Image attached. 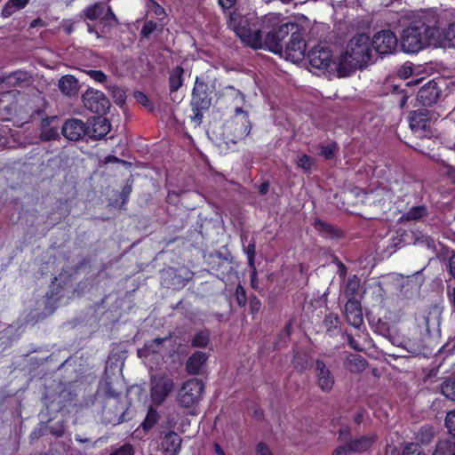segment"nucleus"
<instances>
[{
	"label": "nucleus",
	"instance_id": "obj_1",
	"mask_svg": "<svg viewBox=\"0 0 455 455\" xmlns=\"http://www.w3.org/2000/svg\"><path fill=\"white\" fill-rule=\"evenodd\" d=\"M295 22H286L279 27L273 28L262 39L261 31L259 28H251L243 24L240 14L233 13L230 16V27L234 28L240 39L252 48L266 47L270 52L283 55L284 38L290 36V26H294Z\"/></svg>",
	"mask_w": 455,
	"mask_h": 455
},
{
	"label": "nucleus",
	"instance_id": "obj_2",
	"mask_svg": "<svg viewBox=\"0 0 455 455\" xmlns=\"http://www.w3.org/2000/svg\"><path fill=\"white\" fill-rule=\"evenodd\" d=\"M371 41L366 34L355 36L347 44L345 54L338 64L339 76H347L352 71L365 67L372 57Z\"/></svg>",
	"mask_w": 455,
	"mask_h": 455
},
{
	"label": "nucleus",
	"instance_id": "obj_3",
	"mask_svg": "<svg viewBox=\"0 0 455 455\" xmlns=\"http://www.w3.org/2000/svg\"><path fill=\"white\" fill-rule=\"evenodd\" d=\"M437 34L438 28L435 26L428 25L421 20H414L403 32L402 49L408 53L419 52L430 45Z\"/></svg>",
	"mask_w": 455,
	"mask_h": 455
},
{
	"label": "nucleus",
	"instance_id": "obj_4",
	"mask_svg": "<svg viewBox=\"0 0 455 455\" xmlns=\"http://www.w3.org/2000/svg\"><path fill=\"white\" fill-rule=\"evenodd\" d=\"M209 86L199 77H196L195 86L192 91L191 108L193 116L192 121L199 125L203 119V110H207L212 104V98L210 96Z\"/></svg>",
	"mask_w": 455,
	"mask_h": 455
},
{
	"label": "nucleus",
	"instance_id": "obj_5",
	"mask_svg": "<svg viewBox=\"0 0 455 455\" xmlns=\"http://www.w3.org/2000/svg\"><path fill=\"white\" fill-rule=\"evenodd\" d=\"M290 39L283 49L282 57L291 62H299L304 59L306 52V42L304 39V28L299 24L290 26Z\"/></svg>",
	"mask_w": 455,
	"mask_h": 455
},
{
	"label": "nucleus",
	"instance_id": "obj_6",
	"mask_svg": "<svg viewBox=\"0 0 455 455\" xmlns=\"http://www.w3.org/2000/svg\"><path fill=\"white\" fill-rule=\"evenodd\" d=\"M204 385L198 379H190L185 381L177 394V403L183 408L196 406L202 399Z\"/></svg>",
	"mask_w": 455,
	"mask_h": 455
},
{
	"label": "nucleus",
	"instance_id": "obj_7",
	"mask_svg": "<svg viewBox=\"0 0 455 455\" xmlns=\"http://www.w3.org/2000/svg\"><path fill=\"white\" fill-rule=\"evenodd\" d=\"M174 381L166 372L153 374L150 378V397L155 404H162L172 393Z\"/></svg>",
	"mask_w": 455,
	"mask_h": 455
},
{
	"label": "nucleus",
	"instance_id": "obj_8",
	"mask_svg": "<svg viewBox=\"0 0 455 455\" xmlns=\"http://www.w3.org/2000/svg\"><path fill=\"white\" fill-rule=\"evenodd\" d=\"M83 14L87 20H99V24L102 27L101 33L105 32V28L116 27L119 23L112 9L101 2L87 6Z\"/></svg>",
	"mask_w": 455,
	"mask_h": 455
},
{
	"label": "nucleus",
	"instance_id": "obj_9",
	"mask_svg": "<svg viewBox=\"0 0 455 455\" xmlns=\"http://www.w3.org/2000/svg\"><path fill=\"white\" fill-rule=\"evenodd\" d=\"M377 436L371 433L359 438L349 440L338 446L332 452V455H352L358 452H363L369 450L376 442Z\"/></svg>",
	"mask_w": 455,
	"mask_h": 455
},
{
	"label": "nucleus",
	"instance_id": "obj_10",
	"mask_svg": "<svg viewBox=\"0 0 455 455\" xmlns=\"http://www.w3.org/2000/svg\"><path fill=\"white\" fill-rule=\"evenodd\" d=\"M371 45L380 56L389 55L395 52L398 40L395 33L389 29L377 32L372 39Z\"/></svg>",
	"mask_w": 455,
	"mask_h": 455
},
{
	"label": "nucleus",
	"instance_id": "obj_11",
	"mask_svg": "<svg viewBox=\"0 0 455 455\" xmlns=\"http://www.w3.org/2000/svg\"><path fill=\"white\" fill-rule=\"evenodd\" d=\"M84 106L91 112L103 115L109 107L110 103L102 92L94 89H88L82 96Z\"/></svg>",
	"mask_w": 455,
	"mask_h": 455
},
{
	"label": "nucleus",
	"instance_id": "obj_12",
	"mask_svg": "<svg viewBox=\"0 0 455 455\" xmlns=\"http://www.w3.org/2000/svg\"><path fill=\"white\" fill-rule=\"evenodd\" d=\"M108 120L101 116H92L86 122V136L92 140L104 138L110 131Z\"/></svg>",
	"mask_w": 455,
	"mask_h": 455
},
{
	"label": "nucleus",
	"instance_id": "obj_13",
	"mask_svg": "<svg viewBox=\"0 0 455 455\" xmlns=\"http://www.w3.org/2000/svg\"><path fill=\"white\" fill-rule=\"evenodd\" d=\"M309 64L312 68L325 70L332 63L331 51L326 47L317 46L307 54Z\"/></svg>",
	"mask_w": 455,
	"mask_h": 455
},
{
	"label": "nucleus",
	"instance_id": "obj_14",
	"mask_svg": "<svg viewBox=\"0 0 455 455\" xmlns=\"http://www.w3.org/2000/svg\"><path fill=\"white\" fill-rule=\"evenodd\" d=\"M315 373L318 387L323 392H331V390L333 388L335 379L331 371L323 361H315Z\"/></svg>",
	"mask_w": 455,
	"mask_h": 455
},
{
	"label": "nucleus",
	"instance_id": "obj_15",
	"mask_svg": "<svg viewBox=\"0 0 455 455\" xmlns=\"http://www.w3.org/2000/svg\"><path fill=\"white\" fill-rule=\"evenodd\" d=\"M442 90L438 84L432 80L423 85L418 92L417 100L423 106L435 104L441 96Z\"/></svg>",
	"mask_w": 455,
	"mask_h": 455
},
{
	"label": "nucleus",
	"instance_id": "obj_16",
	"mask_svg": "<svg viewBox=\"0 0 455 455\" xmlns=\"http://www.w3.org/2000/svg\"><path fill=\"white\" fill-rule=\"evenodd\" d=\"M61 133L68 140H79L86 136V123L76 118L68 119L61 126Z\"/></svg>",
	"mask_w": 455,
	"mask_h": 455
},
{
	"label": "nucleus",
	"instance_id": "obj_17",
	"mask_svg": "<svg viewBox=\"0 0 455 455\" xmlns=\"http://www.w3.org/2000/svg\"><path fill=\"white\" fill-rule=\"evenodd\" d=\"M160 435L161 449L169 455H177L181 446L180 436L174 431L164 429L160 431Z\"/></svg>",
	"mask_w": 455,
	"mask_h": 455
},
{
	"label": "nucleus",
	"instance_id": "obj_18",
	"mask_svg": "<svg viewBox=\"0 0 455 455\" xmlns=\"http://www.w3.org/2000/svg\"><path fill=\"white\" fill-rule=\"evenodd\" d=\"M124 415V405L116 399H110L103 410V417L106 422L116 425L123 421Z\"/></svg>",
	"mask_w": 455,
	"mask_h": 455
},
{
	"label": "nucleus",
	"instance_id": "obj_19",
	"mask_svg": "<svg viewBox=\"0 0 455 455\" xmlns=\"http://www.w3.org/2000/svg\"><path fill=\"white\" fill-rule=\"evenodd\" d=\"M345 315L347 323L355 328H359L363 323L360 302L350 299L345 305Z\"/></svg>",
	"mask_w": 455,
	"mask_h": 455
},
{
	"label": "nucleus",
	"instance_id": "obj_20",
	"mask_svg": "<svg viewBox=\"0 0 455 455\" xmlns=\"http://www.w3.org/2000/svg\"><path fill=\"white\" fill-rule=\"evenodd\" d=\"M208 355L202 351H196L191 355L186 362V371L190 375H198L203 373L206 365Z\"/></svg>",
	"mask_w": 455,
	"mask_h": 455
},
{
	"label": "nucleus",
	"instance_id": "obj_21",
	"mask_svg": "<svg viewBox=\"0 0 455 455\" xmlns=\"http://www.w3.org/2000/svg\"><path fill=\"white\" fill-rule=\"evenodd\" d=\"M58 88L65 96L73 97L78 94L80 85L74 76L66 75L59 79Z\"/></svg>",
	"mask_w": 455,
	"mask_h": 455
},
{
	"label": "nucleus",
	"instance_id": "obj_22",
	"mask_svg": "<svg viewBox=\"0 0 455 455\" xmlns=\"http://www.w3.org/2000/svg\"><path fill=\"white\" fill-rule=\"evenodd\" d=\"M429 120V110L426 108L418 109L410 116V127L415 132L426 130Z\"/></svg>",
	"mask_w": 455,
	"mask_h": 455
},
{
	"label": "nucleus",
	"instance_id": "obj_23",
	"mask_svg": "<svg viewBox=\"0 0 455 455\" xmlns=\"http://www.w3.org/2000/svg\"><path fill=\"white\" fill-rule=\"evenodd\" d=\"M432 455H455V437L440 440Z\"/></svg>",
	"mask_w": 455,
	"mask_h": 455
},
{
	"label": "nucleus",
	"instance_id": "obj_24",
	"mask_svg": "<svg viewBox=\"0 0 455 455\" xmlns=\"http://www.w3.org/2000/svg\"><path fill=\"white\" fill-rule=\"evenodd\" d=\"M436 257L440 260H446L447 259V268L449 270L450 275L455 279V251H451L447 247L441 248L440 251H437Z\"/></svg>",
	"mask_w": 455,
	"mask_h": 455
},
{
	"label": "nucleus",
	"instance_id": "obj_25",
	"mask_svg": "<svg viewBox=\"0 0 455 455\" xmlns=\"http://www.w3.org/2000/svg\"><path fill=\"white\" fill-rule=\"evenodd\" d=\"M184 69L180 66H176L171 71L169 76V84L171 92H177L183 84Z\"/></svg>",
	"mask_w": 455,
	"mask_h": 455
},
{
	"label": "nucleus",
	"instance_id": "obj_26",
	"mask_svg": "<svg viewBox=\"0 0 455 455\" xmlns=\"http://www.w3.org/2000/svg\"><path fill=\"white\" fill-rule=\"evenodd\" d=\"M367 361L361 355H352L347 357L346 367L351 372H362L366 369Z\"/></svg>",
	"mask_w": 455,
	"mask_h": 455
},
{
	"label": "nucleus",
	"instance_id": "obj_27",
	"mask_svg": "<svg viewBox=\"0 0 455 455\" xmlns=\"http://www.w3.org/2000/svg\"><path fill=\"white\" fill-rule=\"evenodd\" d=\"M314 227L316 230H318L323 235L326 237H333L338 235V230H336L332 226L323 222L321 220H315L314 222Z\"/></svg>",
	"mask_w": 455,
	"mask_h": 455
},
{
	"label": "nucleus",
	"instance_id": "obj_28",
	"mask_svg": "<svg viewBox=\"0 0 455 455\" xmlns=\"http://www.w3.org/2000/svg\"><path fill=\"white\" fill-rule=\"evenodd\" d=\"M210 340V333L208 331H200L195 334L191 339V346L194 347H205Z\"/></svg>",
	"mask_w": 455,
	"mask_h": 455
},
{
	"label": "nucleus",
	"instance_id": "obj_29",
	"mask_svg": "<svg viewBox=\"0 0 455 455\" xmlns=\"http://www.w3.org/2000/svg\"><path fill=\"white\" fill-rule=\"evenodd\" d=\"M159 419V414L157 411L152 407H150L148 411L147 416L143 422L141 423V427L145 431H148L151 429Z\"/></svg>",
	"mask_w": 455,
	"mask_h": 455
},
{
	"label": "nucleus",
	"instance_id": "obj_30",
	"mask_svg": "<svg viewBox=\"0 0 455 455\" xmlns=\"http://www.w3.org/2000/svg\"><path fill=\"white\" fill-rule=\"evenodd\" d=\"M8 79L13 85H20L24 83H28L31 79V76L26 71L18 70L10 74Z\"/></svg>",
	"mask_w": 455,
	"mask_h": 455
},
{
	"label": "nucleus",
	"instance_id": "obj_31",
	"mask_svg": "<svg viewBox=\"0 0 455 455\" xmlns=\"http://www.w3.org/2000/svg\"><path fill=\"white\" fill-rule=\"evenodd\" d=\"M108 90L111 94L116 104L123 106L125 103L126 94L125 92L116 85H108Z\"/></svg>",
	"mask_w": 455,
	"mask_h": 455
},
{
	"label": "nucleus",
	"instance_id": "obj_32",
	"mask_svg": "<svg viewBox=\"0 0 455 455\" xmlns=\"http://www.w3.org/2000/svg\"><path fill=\"white\" fill-rule=\"evenodd\" d=\"M39 138L43 141L54 140L60 138L59 125L55 124L51 127H46L40 132Z\"/></svg>",
	"mask_w": 455,
	"mask_h": 455
},
{
	"label": "nucleus",
	"instance_id": "obj_33",
	"mask_svg": "<svg viewBox=\"0 0 455 455\" xmlns=\"http://www.w3.org/2000/svg\"><path fill=\"white\" fill-rule=\"evenodd\" d=\"M427 215V208L425 206H415L410 209L403 218L406 220H418Z\"/></svg>",
	"mask_w": 455,
	"mask_h": 455
},
{
	"label": "nucleus",
	"instance_id": "obj_34",
	"mask_svg": "<svg viewBox=\"0 0 455 455\" xmlns=\"http://www.w3.org/2000/svg\"><path fill=\"white\" fill-rule=\"evenodd\" d=\"M417 440L423 444H427L434 438V431L431 427L425 426L420 428L417 435Z\"/></svg>",
	"mask_w": 455,
	"mask_h": 455
},
{
	"label": "nucleus",
	"instance_id": "obj_35",
	"mask_svg": "<svg viewBox=\"0 0 455 455\" xmlns=\"http://www.w3.org/2000/svg\"><path fill=\"white\" fill-rule=\"evenodd\" d=\"M441 391L447 398L455 401V379H447L441 386Z\"/></svg>",
	"mask_w": 455,
	"mask_h": 455
},
{
	"label": "nucleus",
	"instance_id": "obj_36",
	"mask_svg": "<svg viewBox=\"0 0 455 455\" xmlns=\"http://www.w3.org/2000/svg\"><path fill=\"white\" fill-rule=\"evenodd\" d=\"M443 43L448 47H455V22L451 23L444 31Z\"/></svg>",
	"mask_w": 455,
	"mask_h": 455
},
{
	"label": "nucleus",
	"instance_id": "obj_37",
	"mask_svg": "<svg viewBox=\"0 0 455 455\" xmlns=\"http://www.w3.org/2000/svg\"><path fill=\"white\" fill-rule=\"evenodd\" d=\"M337 151V144L334 142L328 143L320 147V156L326 159H331L334 157Z\"/></svg>",
	"mask_w": 455,
	"mask_h": 455
},
{
	"label": "nucleus",
	"instance_id": "obj_38",
	"mask_svg": "<svg viewBox=\"0 0 455 455\" xmlns=\"http://www.w3.org/2000/svg\"><path fill=\"white\" fill-rule=\"evenodd\" d=\"M168 338H156L145 345V348L149 353H158L163 343L167 340Z\"/></svg>",
	"mask_w": 455,
	"mask_h": 455
},
{
	"label": "nucleus",
	"instance_id": "obj_39",
	"mask_svg": "<svg viewBox=\"0 0 455 455\" xmlns=\"http://www.w3.org/2000/svg\"><path fill=\"white\" fill-rule=\"evenodd\" d=\"M297 164L307 172L311 170L313 159L306 154H301L297 156Z\"/></svg>",
	"mask_w": 455,
	"mask_h": 455
},
{
	"label": "nucleus",
	"instance_id": "obj_40",
	"mask_svg": "<svg viewBox=\"0 0 455 455\" xmlns=\"http://www.w3.org/2000/svg\"><path fill=\"white\" fill-rule=\"evenodd\" d=\"M339 323V318L337 315L330 314L325 316L323 320V325L327 331H331L332 329L338 328Z\"/></svg>",
	"mask_w": 455,
	"mask_h": 455
},
{
	"label": "nucleus",
	"instance_id": "obj_41",
	"mask_svg": "<svg viewBox=\"0 0 455 455\" xmlns=\"http://www.w3.org/2000/svg\"><path fill=\"white\" fill-rule=\"evenodd\" d=\"M218 265L215 268L217 271L221 270V274H228L232 270L231 262L227 258H222L220 254L218 255Z\"/></svg>",
	"mask_w": 455,
	"mask_h": 455
},
{
	"label": "nucleus",
	"instance_id": "obj_42",
	"mask_svg": "<svg viewBox=\"0 0 455 455\" xmlns=\"http://www.w3.org/2000/svg\"><path fill=\"white\" fill-rule=\"evenodd\" d=\"M247 114H245V117L242 124L235 128L236 131V140H241L246 137L250 133V126L248 125Z\"/></svg>",
	"mask_w": 455,
	"mask_h": 455
},
{
	"label": "nucleus",
	"instance_id": "obj_43",
	"mask_svg": "<svg viewBox=\"0 0 455 455\" xmlns=\"http://www.w3.org/2000/svg\"><path fill=\"white\" fill-rule=\"evenodd\" d=\"M157 28L156 22L153 20H148L144 23L141 30L140 36L143 38H148L149 36Z\"/></svg>",
	"mask_w": 455,
	"mask_h": 455
},
{
	"label": "nucleus",
	"instance_id": "obj_44",
	"mask_svg": "<svg viewBox=\"0 0 455 455\" xmlns=\"http://www.w3.org/2000/svg\"><path fill=\"white\" fill-rule=\"evenodd\" d=\"M235 300L239 307H243L247 303V296L244 288L239 284L235 290Z\"/></svg>",
	"mask_w": 455,
	"mask_h": 455
},
{
	"label": "nucleus",
	"instance_id": "obj_45",
	"mask_svg": "<svg viewBox=\"0 0 455 455\" xmlns=\"http://www.w3.org/2000/svg\"><path fill=\"white\" fill-rule=\"evenodd\" d=\"M256 245L254 242L250 243L247 247L244 248V252L248 258V264L250 267L255 266V253Z\"/></svg>",
	"mask_w": 455,
	"mask_h": 455
},
{
	"label": "nucleus",
	"instance_id": "obj_46",
	"mask_svg": "<svg viewBox=\"0 0 455 455\" xmlns=\"http://www.w3.org/2000/svg\"><path fill=\"white\" fill-rule=\"evenodd\" d=\"M403 455H427L424 451H420L419 445L417 443H408L403 451Z\"/></svg>",
	"mask_w": 455,
	"mask_h": 455
},
{
	"label": "nucleus",
	"instance_id": "obj_47",
	"mask_svg": "<svg viewBox=\"0 0 455 455\" xmlns=\"http://www.w3.org/2000/svg\"><path fill=\"white\" fill-rule=\"evenodd\" d=\"M445 426L449 433L455 436V410L447 413L445 418Z\"/></svg>",
	"mask_w": 455,
	"mask_h": 455
},
{
	"label": "nucleus",
	"instance_id": "obj_48",
	"mask_svg": "<svg viewBox=\"0 0 455 455\" xmlns=\"http://www.w3.org/2000/svg\"><path fill=\"white\" fill-rule=\"evenodd\" d=\"M109 455H134V448L130 443H124Z\"/></svg>",
	"mask_w": 455,
	"mask_h": 455
},
{
	"label": "nucleus",
	"instance_id": "obj_49",
	"mask_svg": "<svg viewBox=\"0 0 455 455\" xmlns=\"http://www.w3.org/2000/svg\"><path fill=\"white\" fill-rule=\"evenodd\" d=\"M249 306H250V312L251 314H256L259 311L261 307V302L255 295H251L249 297Z\"/></svg>",
	"mask_w": 455,
	"mask_h": 455
},
{
	"label": "nucleus",
	"instance_id": "obj_50",
	"mask_svg": "<svg viewBox=\"0 0 455 455\" xmlns=\"http://www.w3.org/2000/svg\"><path fill=\"white\" fill-rule=\"evenodd\" d=\"M87 75L93 80L99 83H104L107 80V76L101 70H88Z\"/></svg>",
	"mask_w": 455,
	"mask_h": 455
},
{
	"label": "nucleus",
	"instance_id": "obj_51",
	"mask_svg": "<svg viewBox=\"0 0 455 455\" xmlns=\"http://www.w3.org/2000/svg\"><path fill=\"white\" fill-rule=\"evenodd\" d=\"M49 431L52 435L60 437L63 435L65 427L62 422H57L49 427Z\"/></svg>",
	"mask_w": 455,
	"mask_h": 455
},
{
	"label": "nucleus",
	"instance_id": "obj_52",
	"mask_svg": "<svg viewBox=\"0 0 455 455\" xmlns=\"http://www.w3.org/2000/svg\"><path fill=\"white\" fill-rule=\"evenodd\" d=\"M57 122H58V117L56 116L44 117L41 121V129L40 130H43L46 127H51L52 125H55V124H56Z\"/></svg>",
	"mask_w": 455,
	"mask_h": 455
},
{
	"label": "nucleus",
	"instance_id": "obj_53",
	"mask_svg": "<svg viewBox=\"0 0 455 455\" xmlns=\"http://www.w3.org/2000/svg\"><path fill=\"white\" fill-rule=\"evenodd\" d=\"M16 11L18 10L8 1L2 10V16L8 18L12 16Z\"/></svg>",
	"mask_w": 455,
	"mask_h": 455
},
{
	"label": "nucleus",
	"instance_id": "obj_54",
	"mask_svg": "<svg viewBox=\"0 0 455 455\" xmlns=\"http://www.w3.org/2000/svg\"><path fill=\"white\" fill-rule=\"evenodd\" d=\"M378 332L381 334L385 338H390V335L393 333L391 329L385 323H379L377 326Z\"/></svg>",
	"mask_w": 455,
	"mask_h": 455
},
{
	"label": "nucleus",
	"instance_id": "obj_55",
	"mask_svg": "<svg viewBox=\"0 0 455 455\" xmlns=\"http://www.w3.org/2000/svg\"><path fill=\"white\" fill-rule=\"evenodd\" d=\"M256 455H273L270 449L264 443H259L257 445Z\"/></svg>",
	"mask_w": 455,
	"mask_h": 455
},
{
	"label": "nucleus",
	"instance_id": "obj_56",
	"mask_svg": "<svg viewBox=\"0 0 455 455\" xmlns=\"http://www.w3.org/2000/svg\"><path fill=\"white\" fill-rule=\"evenodd\" d=\"M419 242L424 243L428 249L433 250L434 251H436V243L430 236H422Z\"/></svg>",
	"mask_w": 455,
	"mask_h": 455
},
{
	"label": "nucleus",
	"instance_id": "obj_57",
	"mask_svg": "<svg viewBox=\"0 0 455 455\" xmlns=\"http://www.w3.org/2000/svg\"><path fill=\"white\" fill-rule=\"evenodd\" d=\"M347 339L348 342V345L355 351H362L363 347L360 346V344L355 340V339L350 335L347 334Z\"/></svg>",
	"mask_w": 455,
	"mask_h": 455
},
{
	"label": "nucleus",
	"instance_id": "obj_58",
	"mask_svg": "<svg viewBox=\"0 0 455 455\" xmlns=\"http://www.w3.org/2000/svg\"><path fill=\"white\" fill-rule=\"evenodd\" d=\"M134 98L136 99V100L139 103H140L143 106H147L148 103V99L147 95L145 93H143L142 92H139V91L135 92Z\"/></svg>",
	"mask_w": 455,
	"mask_h": 455
},
{
	"label": "nucleus",
	"instance_id": "obj_59",
	"mask_svg": "<svg viewBox=\"0 0 455 455\" xmlns=\"http://www.w3.org/2000/svg\"><path fill=\"white\" fill-rule=\"evenodd\" d=\"M152 4V10L157 16L164 15L165 13L164 9L154 0H148Z\"/></svg>",
	"mask_w": 455,
	"mask_h": 455
},
{
	"label": "nucleus",
	"instance_id": "obj_60",
	"mask_svg": "<svg viewBox=\"0 0 455 455\" xmlns=\"http://www.w3.org/2000/svg\"><path fill=\"white\" fill-rule=\"evenodd\" d=\"M132 184H126L123 188L122 192H121V197H122L124 203L128 199L130 194L132 193Z\"/></svg>",
	"mask_w": 455,
	"mask_h": 455
},
{
	"label": "nucleus",
	"instance_id": "obj_61",
	"mask_svg": "<svg viewBox=\"0 0 455 455\" xmlns=\"http://www.w3.org/2000/svg\"><path fill=\"white\" fill-rule=\"evenodd\" d=\"M251 284L253 289H258V279H257V271L255 266L251 267Z\"/></svg>",
	"mask_w": 455,
	"mask_h": 455
},
{
	"label": "nucleus",
	"instance_id": "obj_62",
	"mask_svg": "<svg viewBox=\"0 0 455 455\" xmlns=\"http://www.w3.org/2000/svg\"><path fill=\"white\" fill-rule=\"evenodd\" d=\"M9 2L17 9L24 8L29 2V0H9Z\"/></svg>",
	"mask_w": 455,
	"mask_h": 455
},
{
	"label": "nucleus",
	"instance_id": "obj_63",
	"mask_svg": "<svg viewBox=\"0 0 455 455\" xmlns=\"http://www.w3.org/2000/svg\"><path fill=\"white\" fill-rule=\"evenodd\" d=\"M445 175L451 180L452 183H455V168L453 166H446Z\"/></svg>",
	"mask_w": 455,
	"mask_h": 455
},
{
	"label": "nucleus",
	"instance_id": "obj_64",
	"mask_svg": "<svg viewBox=\"0 0 455 455\" xmlns=\"http://www.w3.org/2000/svg\"><path fill=\"white\" fill-rule=\"evenodd\" d=\"M236 0H219V4L221 5L224 9H229L232 7Z\"/></svg>",
	"mask_w": 455,
	"mask_h": 455
}]
</instances>
